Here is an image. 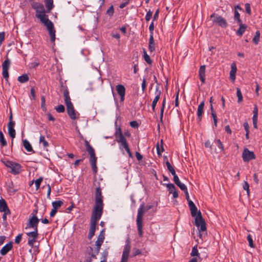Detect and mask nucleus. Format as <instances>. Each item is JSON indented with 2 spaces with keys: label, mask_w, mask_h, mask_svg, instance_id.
<instances>
[{
  "label": "nucleus",
  "mask_w": 262,
  "mask_h": 262,
  "mask_svg": "<svg viewBox=\"0 0 262 262\" xmlns=\"http://www.w3.org/2000/svg\"><path fill=\"white\" fill-rule=\"evenodd\" d=\"M148 49L150 52L154 51L155 50V44L152 43V45H151L149 43Z\"/></svg>",
  "instance_id": "13d9d810"
},
{
  "label": "nucleus",
  "mask_w": 262,
  "mask_h": 262,
  "mask_svg": "<svg viewBox=\"0 0 262 262\" xmlns=\"http://www.w3.org/2000/svg\"><path fill=\"white\" fill-rule=\"evenodd\" d=\"M67 113L71 119L75 120L77 118L76 116V111L75 110L73 104L67 105Z\"/></svg>",
  "instance_id": "f3484780"
},
{
  "label": "nucleus",
  "mask_w": 262,
  "mask_h": 262,
  "mask_svg": "<svg viewBox=\"0 0 262 262\" xmlns=\"http://www.w3.org/2000/svg\"><path fill=\"white\" fill-rule=\"evenodd\" d=\"M190 255L191 256H199L200 253L198 252L196 245H195V246H194L193 247Z\"/></svg>",
  "instance_id": "58836bf2"
},
{
  "label": "nucleus",
  "mask_w": 262,
  "mask_h": 262,
  "mask_svg": "<svg viewBox=\"0 0 262 262\" xmlns=\"http://www.w3.org/2000/svg\"><path fill=\"white\" fill-rule=\"evenodd\" d=\"M133 251H134V252L132 255L133 257H135L137 255H140L141 254V251H140V250H139L138 249L134 248V249H133Z\"/></svg>",
  "instance_id": "8fccbe9b"
},
{
  "label": "nucleus",
  "mask_w": 262,
  "mask_h": 262,
  "mask_svg": "<svg viewBox=\"0 0 262 262\" xmlns=\"http://www.w3.org/2000/svg\"><path fill=\"white\" fill-rule=\"evenodd\" d=\"M39 142L40 143H42V145H43V147H47L49 146L48 142L46 140L45 137L42 135L40 136Z\"/></svg>",
  "instance_id": "e433bc0d"
},
{
  "label": "nucleus",
  "mask_w": 262,
  "mask_h": 262,
  "mask_svg": "<svg viewBox=\"0 0 262 262\" xmlns=\"http://www.w3.org/2000/svg\"><path fill=\"white\" fill-rule=\"evenodd\" d=\"M41 106L42 108L44 110L46 109V106H45L46 99H45V96H42L41 97Z\"/></svg>",
  "instance_id": "864d4df0"
},
{
  "label": "nucleus",
  "mask_w": 262,
  "mask_h": 262,
  "mask_svg": "<svg viewBox=\"0 0 262 262\" xmlns=\"http://www.w3.org/2000/svg\"><path fill=\"white\" fill-rule=\"evenodd\" d=\"M23 145L25 149L29 152L33 151L34 152V151L33 150L32 147L31 145V144L29 143V142L26 139L23 140Z\"/></svg>",
  "instance_id": "cd10ccee"
},
{
  "label": "nucleus",
  "mask_w": 262,
  "mask_h": 262,
  "mask_svg": "<svg viewBox=\"0 0 262 262\" xmlns=\"http://www.w3.org/2000/svg\"><path fill=\"white\" fill-rule=\"evenodd\" d=\"M166 165L167 167V169L169 171V172L172 174L174 175L176 174V171L173 168V167L171 165L170 163L168 162V161H167L166 162Z\"/></svg>",
  "instance_id": "c9c22d12"
},
{
  "label": "nucleus",
  "mask_w": 262,
  "mask_h": 262,
  "mask_svg": "<svg viewBox=\"0 0 262 262\" xmlns=\"http://www.w3.org/2000/svg\"><path fill=\"white\" fill-rule=\"evenodd\" d=\"M31 7L35 10L36 17L46 27L50 36L51 41L54 42L55 40V30L53 23L49 19L48 15L46 14V10L42 4L37 2H33Z\"/></svg>",
  "instance_id": "f03ea898"
},
{
  "label": "nucleus",
  "mask_w": 262,
  "mask_h": 262,
  "mask_svg": "<svg viewBox=\"0 0 262 262\" xmlns=\"http://www.w3.org/2000/svg\"><path fill=\"white\" fill-rule=\"evenodd\" d=\"M10 66V60L7 58L3 63V76L7 80L9 77L8 70Z\"/></svg>",
  "instance_id": "2eb2a0df"
},
{
  "label": "nucleus",
  "mask_w": 262,
  "mask_h": 262,
  "mask_svg": "<svg viewBox=\"0 0 262 262\" xmlns=\"http://www.w3.org/2000/svg\"><path fill=\"white\" fill-rule=\"evenodd\" d=\"M245 9H246V12L248 14H251V8H250V5L249 4L247 3L245 4Z\"/></svg>",
  "instance_id": "5fc2aeb1"
},
{
  "label": "nucleus",
  "mask_w": 262,
  "mask_h": 262,
  "mask_svg": "<svg viewBox=\"0 0 262 262\" xmlns=\"http://www.w3.org/2000/svg\"><path fill=\"white\" fill-rule=\"evenodd\" d=\"M26 234L29 237L28 244L31 248H33L38 237V231L28 232Z\"/></svg>",
  "instance_id": "1a4fd4ad"
},
{
  "label": "nucleus",
  "mask_w": 262,
  "mask_h": 262,
  "mask_svg": "<svg viewBox=\"0 0 262 262\" xmlns=\"http://www.w3.org/2000/svg\"><path fill=\"white\" fill-rule=\"evenodd\" d=\"M42 181V177H40V178H38V179H37L36 180H35V186L36 187L37 189H38L39 188L40 183H41Z\"/></svg>",
  "instance_id": "49530a36"
},
{
  "label": "nucleus",
  "mask_w": 262,
  "mask_h": 262,
  "mask_svg": "<svg viewBox=\"0 0 262 262\" xmlns=\"http://www.w3.org/2000/svg\"><path fill=\"white\" fill-rule=\"evenodd\" d=\"M22 234H19L15 239V243L17 244H19L21 240Z\"/></svg>",
  "instance_id": "3c124183"
},
{
  "label": "nucleus",
  "mask_w": 262,
  "mask_h": 262,
  "mask_svg": "<svg viewBox=\"0 0 262 262\" xmlns=\"http://www.w3.org/2000/svg\"><path fill=\"white\" fill-rule=\"evenodd\" d=\"M143 57L147 63L151 64L152 63V60H151L149 55H147V52L145 49L143 50Z\"/></svg>",
  "instance_id": "f704fd0d"
},
{
  "label": "nucleus",
  "mask_w": 262,
  "mask_h": 262,
  "mask_svg": "<svg viewBox=\"0 0 262 262\" xmlns=\"http://www.w3.org/2000/svg\"><path fill=\"white\" fill-rule=\"evenodd\" d=\"M260 35V32L259 31H257L255 33L254 37H253V38L252 39L253 42L255 45L258 44V43L259 41Z\"/></svg>",
  "instance_id": "72a5a7b5"
},
{
  "label": "nucleus",
  "mask_w": 262,
  "mask_h": 262,
  "mask_svg": "<svg viewBox=\"0 0 262 262\" xmlns=\"http://www.w3.org/2000/svg\"><path fill=\"white\" fill-rule=\"evenodd\" d=\"M180 90L179 89L177 93V95L175 99V106H178L179 105V94Z\"/></svg>",
  "instance_id": "052dcab7"
},
{
  "label": "nucleus",
  "mask_w": 262,
  "mask_h": 262,
  "mask_svg": "<svg viewBox=\"0 0 262 262\" xmlns=\"http://www.w3.org/2000/svg\"><path fill=\"white\" fill-rule=\"evenodd\" d=\"M116 141L118 143H120L125 149L129 148L127 141L124 137L120 128L119 129L118 132H116Z\"/></svg>",
  "instance_id": "9d476101"
},
{
  "label": "nucleus",
  "mask_w": 262,
  "mask_h": 262,
  "mask_svg": "<svg viewBox=\"0 0 262 262\" xmlns=\"http://www.w3.org/2000/svg\"><path fill=\"white\" fill-rule=\"evenodd\" d=\"M161 94V92L159 90L158 88H157L156 92H155V95L156 96L152 101V109L154 111H155V107L156 106L157 102L159 101L160 99V96Z\"/></svg>",
  "instance_id": "4be33fe9"
},
{
  "label": "nucleus",
  "mask_w": 262,
  "mask_h": 262,
  "mask_svg": "<svg viewBox=\"0 0 262 262\" xmlns=\"http://www.w3.org/2000/svg\"><path fill=\"white\" fill-rule=\"evenodd\" d=\"M225 130L226 132L229 134H232V131L230 128V126L229 125H226L225 127Z\"/></svg>",
  "instance_id": "774afa93"
},
{
  "label": "nucleus",
  "mask_w": 262,
  "mask_h": 262,
  "mask_svg": "<svg viewBox=\"0 0 262 262\" xmlns=\"http://www.w3.org/2000/svg\"><path fill=\"white\" fill-rule=\"evenodd\" d=\"M0 144L2 146H5L7 145V141L2 131H0Z\"/></svg>",
  "instance_id": "473e14b6"
},
{
  "label": "nucleus",
  "mask_w": 262,
  "mask_h": 262,
  "mask_svg": "<svg viewBox=\"0 0 262 262\" xmlns=\"http://www.w3.org/2000/svg\"><path fill=\"white\" fill-rule=\"evenodd\" d=\"M211 115L213 119L214 125L215 127H216L217 126V116H216L215 112L211 113Z\"/></svg>",
  "instance_id": "09e8293b"
},
{
  "label": "nucleus",
  "mask_w": 262,
  "mask_h": 262,
  "mask_svg": "<svg viewBox=\"0 0 262 262\" xmlns=\"http://www.w3.org/2000/svg\"><path fill=\"white\" fill-rule=\"evenodd\" d=\"M247 240L248 241L249 246L251 248H254L255 247V245L253 244V239L252 238V236H251V235L250 234H249L247 236Z\"/></svg>",
  "instance_id": "37998d69"
},
{
  "label": "nucleus",
  "mask_w": 262,
  "mask_h": 262,
  "mask_svg": "<svg viewBox=\"0 0 262 262\" xmlns=\"http://www.w3.org/2000/svg\"><path fill=\"white\" fill-rule=\"evenodd\" d=\"M39 222V219L36 216L33 215L29 219L28 223L27 224L26 229L32 228L34 231H38L37 227Z\"/></svg>",
  "instance_id": "f8f14e48"
},
{
  "label": "nucleus",
  "mask_w": 262,
  "mask_h": 262,
  "mask_svg": "<svg viewBox=\"0 0 262 262\" xmlns=\"http://www.w3.org/2000/svg\"><path fill=\"white\" fill-rule=\"evenodd\" d=\"M4 164L10 169V172L14 174H18L21 170V166L19 164L14 163L10 161H3Z\"/></svg>",
  "instance_id": "0eeeda50"
},
{
  "label": "nucleus",
  "mask_w": 262,
  "mask_h": 262,
  "mask_svg": "<svg viewBox=\"0 0 262 262\" xmlns=\"http://www.w3.org/2000/svg\"><path fill=\"white\" fill-rule=\"evenodd\" d=\"M107 255H108V252L107 251H104L103 252V254H102V257H103V260H106V258H107Z\"/></svg>",
  "instance_id": "338daca9"
},
{
  "label": "nucleus",
  "mask_w": 262,
  "mask_h": 262,
  "mask_svg": "<svg viewBox=\"0 0 262 262\" xmlns=\"http://www.w3.org/2000/svg\"><path fill=\"white\" fill-rule=\"evenodd\" d=\"M149 31H150V34H153V30L154 29V23L153 22H152L150 24V25H149Z\"/></svg>",
  "instance_id": "0e129e2a"
},
{
  "label": "nucleus",
  "mask_w": 262,
  "mask_h": 262,
  "mask_svg": "<svg viewBox=\"0 0 262 262\" xmlns=\"http://www.w3.org/2000/svg\"><path fill=\"white\" fill-rule=\"evenodd\" d=\"M237 68L235 62H233L231 65V70L230 71V79L232 82H234L236 78V73Z\"/></svg>",
  "instance_id": "6ab92c4d"
},
{
  "label": "nucleus",
  "mask_w": 262,
  "mask_h": 262,
  "mask_svg": "<svg viewBox=\"0 0 262 262\" xmlns=\"http://www.w3.org/2000/svg\"><path fill=\"white\" fill-rule=\"evenodd\" d=\"M114 12V8L113 6H111L106 11V14L112 16H113Z\"/></svg>",
  "instance_id": "de8ad7c7"
},
{
  "label": "nucleus",
  "mask_w": 262,
  "mask_h": 262,
  "mask_svg": "<svg viewBox=\"0 0 262 262\" xmlns=\"http://www.w3.org/2000/svg\"><path fill=\"white\" fill-rule=\"evenodd\" d=\"M0 212H7V213H11L6 201L3 199L0 201Z\"/></svg>",
  "instance_id": "b1692460"
},
{
  "label": "nucleus",
  "mask_w": 262,
  "mask_h": 262,
  "mask_svg": "<svg viewBox=\"0 0 262 262\" xmlns=\"http://www.w3.org/2000/svg\"><path fill=\"white\" fill-rule=\"evenodd\" d=\"M244 127L246 132H249V126L248 122H246L244 123Z\"/></svg>",
  "instance_id": "69168bd1"
},
{
  "label": "nucleus",
  "mask_w": 262,
  "mask_h": 262,
  "mask_svg": "<svg viewBox=\"0 0 262 262\" xmlns=\"http://www.w3.org/2000/svg\"><path fill=\"white\" fill-rule=\"evenodd\" d=\"M29 80V76L27 74H23L18 77V81L20 83H24Z\"/></svg>",
  "instance_id": "2f4dec72"
},
{
  "label": "nucleus",
  "mask_w": 262,
  "mask_h": 262,
  "mask_svg": "<svg viewBox=\"0 0 262 262\" xmlns=\"http://www.w3.org/2000/svg\"><path fill=\"white\" fill-rule=\"evenodd\" d=\"M152 14V12L150 10H149L146 13V15L145 16V19L146 21H149L150 19Z\"/></svg>",
  "instance_id": "603ef678"
},
{
  "label": "nucleus",
  "mask_w": 262,
  "mask_h": 262,
  "mask_svg": "<svg viewBox=\"0 0 262 262\" xmlns=\"http://www.w3.org/2000/svg\"><path fill=\"white\" fill-rule=\"evenodd\" d=\"M163 140H161V145L159 144V143H157V154L159 156L161 155V153L164 151V148H163Z\"/></svg>",
  "instance_id": "c756f323"
},
{
  "label": "nucleus",
  "mask_w": 262,
  "mask_h": 262,
  "mask_svg": "<svg viewBox=\"0 0 262 262\" xmlns=\"http://www.w3.org/2000/svg\"><path fill=\"white\" fill-rule=\"evenodd\" d=\"M210 18L213 23L217 24L220 27L226 28L228 26L226 19L217 14L213 13L210 15Z\"/></svg>",
  "instance_id": "423d86ee"
},
{
  "label": "nucleus",
  "mask_w": 262,
  "mask_h": 262,
  "mask_svg": "<svg viewBox=\"0 0 262 262\" xmlns=\"http://www.w3.org/2000/svg\"><path fill=\"white\" fill-rule=\"evenodd\" d=\"M234 18L237 20L238 24H241L242 20L240 19V14L236 10H235L234 12Z\"/></svg>",
  "instance_id": "a18cd8bd"
},
{
  "label": "nucleus",
  "mask_w": 262,
  "mask_h": 262,
  "mask_svg": "<svg viewBox=\"0 0 262 262\" xmlns=\"http://www.w3.org/2000/svg\"><path fill=\"white\" fill-rule=\"evenodd\" d=\"M125 242L126 244L124 247L121 260L120 262H127L128 258L129 257V254L131 248L130 242L129 238H128L126 240Z\"/></svg>",
  "instance_id": "6e6552de"
},
{
  "label": "nucleus",
  "mask_w": 262,
  "mask_h": 262,
  "mask_svg": "<svg viewBox=\"0 0 262 262\" xmlns=\"http://www.w3.org/2000/svg\"><path fill=\"white\" fill-rule=\"evenodd\" d=\"M84 143L86 149L90 155V163L93 172L96 173L97 172V167L96 166L97 157L95 155V150L86 140H84Z\"/></svg>",
  "instance_id": "7ed1b4c3"
},
{
  "label": "nucleus",
  "mask_w": 262,
  "mask_h": 262,
  "mask_svg": "<svg viewBox=\"0 0 262 262\" xmlns=\"http://www.w3.org/2000/svg\"><path fill=\"white\" fill-rule=\"evenodd\" d=\"M204 112V108L198 107L197 110V116L199 121H200L202 119V116Z\"/></svg>",
  "instance_id": "ea45409f"
},
{
  "label": "nucleus",
  "mask_w": 262,
  "mask_h": 262,
  "mask_svg": "<svg viewBox=\"0 0 262 262\" xmlns=\"http://www.w3.org/2000/svg\"><path fill=\"white\" fill-rule=\"evenodd\" d=\"M129 123H130V125L132 127H134V128L138 127V125H139L138 122L136 121H132L131 122H130Z\"/></svg>",
  "instance_id": "4d7b16f0"
},
{
  "label": "nucleus",
  "mask_w": 262,
  "mask_h": 262,
  "mask_svg": "<svg viewBox=\"0 0 262 262\" xmlns=\"http://www.w3.org/2000/svg\"><path fill=\"white\" fill-rule=\"evenodd\" d=\"M5 39V33L0 32V46L2 45L3 41Z\"/></svg>",
  "instance_id": "680f3d73"
},
{
  "label": "nucleus",
  "mask_w": 262,
  "mask_h": 262,
  "mask_svg": "<svg viewBox=\"0 0 262 262\" xmlns=\"http://www.w3.org/2000/svg\"><path fill=\"white\" fill-rule=\"evenodd\" d=\"M15 123L9 122L8 124V134L13 139L15 137V130L14 128Z\"/></svg>",
  "instance_id": "412c9836"
},
{
  "label": "nucleus",
  "mask_w": 262,
  "mask_h": 262,
  "mask_svg": "<svg viewBox=\"0 0 262 262\" xmlns=\"http://www.w3.org/2000/svg\"><path fill=\"white\" fill-rule=\"evenodd\" d=\"M257 117L254 118V117H253V126L255 128H257Z\"/></svg>",
  "instance_id": "e2e57ef3"
},
{
  "label": "nucleus",
  "mask_w": 262,
  "mask_h": 262,
  "mask_svg": "<svg viewBox=\"0 0 262 262\" xmlns=\"http://www.w3.org/2000/svg\"><path fill=\"white\" fill-rule=\"evenodd\" d=\"M165 104V98H164L163 103H162V107H161V111H160V121L161 122H162V119H163V113H164Z\"/></svg>",
  "instance_id": "a19ab883"
},
{
  "label": "nucleus",
  "mask_w": 262,
  "mask_h": 262,
  "mask_svg": "<svg viewBox=\"0 0 262 262\" xmlns=\"http://www.w3.org/2000/svg\"><path fill=\"white\" fill-rule=\"evenodd\" d=\"M195 217V225L198 228L199 232H205L206 231V223L203 218L200 211L196 212Z\"/></svg>",
  "instance_id": "39448f33"
},
{
  "label": "nucleus",
  "mask_w": 262,
  "mask_h": 262,
  "mask_svg": "<svg viewBox=\"0 0 262 262\" xmlns=\"http://www.w3.org/2000/svg\"><path fill=\"white\" fill-rule=\"evenodd\" d=\"M63 204V203L62 201L59 200L53 202L52 205L53 208L57 210V209H59Z\"/></svg>",
  "instance_id": "7c9ffc66"
},
{
  "label": "nucleus",
  "mask_w": 262,
  "mask_h": 262,
  "mask_svg": "<svg viewBox=\"0 0 262 262\" xmlns=\"http://www.w3.org/2000/svg\"><path fill=\"white\" fill-rule=\"evenodd\" d=\"M236 95L238 98V102L241 103L243 101V96L241 90L239 88L236 89Z\"/></svg>",
  "instance_id": "4c0bfd02"
},
{
  "label": "nucleus",
  "mask_w": 262,
  "mask_h": 262,
  "mask_svg": "<svg viewBox=\"0 0 262 262\" xmlns=\"http://www.w3.org/2000/svg\"><path fill=\"white\" fill-rule=\"evenodd\" d=\"M116 91L118 95L120 96V101L123 102L124 100L125 94V87L122 84H118L116 86Z\"/></svg>",
  "instance_id": "a211bd4d"
},
{
  "label": "nucleus",
  "mask_w": 262,
  "mask_h": 262,
  "mask_svg": "<svg viewBox=\"0 0 262 262\" xmlns=\"http://www.w3.org/2000/svg\"><path fill=\"white\" fill-rule=\"evenodd\" d=\"M185 194L186 198L188 202V205L190 208V210L191 212V214L192 216H195L196 215L197 212V208L194 203L189 200V196L187 191V189L186 190H183Z\"/></svg>",
  "instance_id": "9b49d317"
},
{
  "label": "nucleus",
  "mask_w": 262,
  "mask_h": 262,
  "mask_svg": "<svg viewBox=\"0 0 262 262\" xmlns=\"http://www.w3.org/2000/svg\"><path fill=\"white\" fill-rule=\"evenodd\" d=\"M12 248L13 243L12 242H9L1 249L0 253L2 255H5Z\"/></svg>",
  "instance_id": "aec40b11"
},
{
  "label": "nucleus",
  "mask_w": 262,
  "mask_h": 262,
  "mask_svg": "<svg viewBox=\"0 0 262 262\" xmlns=\"http://www.w3.org/2000/svg\"><path fill=\"white\" fill-rule=\"evenodd\" d=\"M239 26V28L238 29V30L236 31L237 35L241 36L243 35V33L245 32L246 28H247V25L245 24H242V22L241 24H238Z\"/></svg>",
  "instance_id": "bb28decb"
},
{
  "label": "nucleus",
  "mask_w": 262,
  "mask_h": 262,
  "mask_svg": "<svg viewBox=\"0 0 262 262\" xmlns=\"http://www.w3.org/2000/svg\"><path fill=\"white\" fill-rule=\"evenodd\" d=\"M258 115V108L257 105H255L253 110V116L254 118L257 117Z\"/></svg>",
  "instance_id": "bf43d9fd"
},
{
  "label": "nucleus",
  "mask_w": 262,
  "mask_h": 262,
  "mask_svg": "<svg viewBox=\"0 0 262 262\" xmlns=\"http://www.w3.org/2000/svg\"><path fill=\"white\" fill-rule=\"evenodd\" d=\"M61 91L63 92L64 103L66 105H68L73 104L71 102V99L69 95V92L67 88H65L63 85H61Z\"/></svg>",
  "instance_id": "dca6fc26"
},
{
  "label": "nucleus",
  "mask_w": 262,
  "mask_h": 262,
  "mask_svg": "<svg viewBox=\"0 0 262 262\" xmlns=\"http://www.w3.org/2000/svg\"><path fill=\"white\" fill-rule=\"evenodd\" d=\"M173 176V181L174 182L175 184L181 189V190H186V186L185 185V184L182 183L181 181H180L179 177L176 174H174Z\"/></svg>",
  "instance_id": "a878e982"
},
{
  "label": "nucleus",
  "mask_w": 262,
  "mask_h": 262,
  "mask_svg": "<svg viewBox=\"0 0 262 262\" xmlns=\"http://www.w3.org/2000/svg\"><path fill=\"white\" fill-rule=\"evenodd\" d=\"M45 4L47 8V12H50L51 10L53 7V1L45 0Z\"/></svg>",
  "instance_id": "c85d7f7f"
},
{
  "label": "nucleus",
  "mask_w": 262,
  "mask_h": 262,
  "mask_svg": "<svg viewBox=\"0 0 262 262\" xmlns=\"http://www.w3.org/2000/svg\"><path fill=\"white\" fill-rule=\"evenodd\" d=\"M102 199L101 189L99 187H97L95 193V204L91 218L90 228L88 234V238L90 239H92L95 234L97 222L100 219L102 213L103 206Z\"/></svg>",
  "instance_id": "f257e3e1"
},
{
  "label": "nucleus",
  "mask_w": 262,
  "mask_h": 262,
  "mask_svg": "<svg viewBox=\"0 0 262 262\" xmlns=\"http://www.w3.org/2000/svg\"><path fill=\"white\" fill-rule=\"evenodd\" d=\"M104 230H103L100 232L99 235H98L97 239L96 241V248L95 249V252L96 254H98L99 252L101 246L102 245L104 239Z\"/></svg>",
  "instance_id": "4468645a"
},
{
  "label": "nucleus",
  "mask_w": 262,
  "mask_h": 262,
  "mask_svg": "<svg viewBox=\"0 0 262 262\" xmlns=\"http://www.w3.org/2000/svg\"><path fill=\"white\" fill-rule=\"evenodd\" d=\"M55 110L58 113H63L65 111V108L63 105L60 104L58 106L56 107Z\"/></svg>",
  "instance_id": "c03bdc74"
},
{
  "label": "nucleus",
  "mask_w": 262,
  "mask_h": 262,
  "mask_svg": "<svg viewBox=\"0 0 262 262\" xmlns=\"http://www.w3.org/2000/svg\"><path fill=\"white\" fill-rule=\"evenodd\" d=\"M167 188L168 189L170 193H172L174 198L178 197V193L176 190V188L174 184H168L166 185Z\"/></svg>",
  "instance_id": "5701e85b"
},
{
  "label": "nucleus",
  "mask_w": 262,
  "mask_h": 262,
  "mask_svg": "<svg viewBox=\"0 0 262 262\" xmlns=\"http://www.w3.org/2000/svg\"><path fill=\"white\" fill-rule=\"evenodd\" d=\"M216 142L218 144L219 147L222 150V151H224V146H223V144H222V142L221 141V140L220 139H218L216 140Z\"/></svg>",
  "instance_id": "6e6d98bb"
},
{
  "label": "nucleus",
  "mask_w": 262,
  "mask_h": 262,
  "mask_svg": "<svg viewBox=\"0 0 262 262\" xmlns=\"http://www.w3.org/2000/svg\"><path fill=\"white\" fill-rule=\"evenodd\" d=\"M144 206L143 204L141 205L138 211V214L137 217V225L140 237L143 236L142 227H143V217L144 214Z\"/></svg>",
  "instance_id": "20e7f679"
},
{
  "label": "nucleus",
  "mask_w": 262,
  "mask_h": 262,
  "mask_svg": "<svg viewBox=\"0 0 262 262\" xmlns=\"http://www.w3.org/2000/svg\"><path fill=\"white\" fill-rule=\"evenodd\" d=\"M243 187L244 190H246L247 195L248 196H249L250 195L249 185L247 181H244Z\"/></svg>",
  "instance_id": "79ce46f5"
},
{
  "label": "nucleus",
  "mask_w": 262,
  "mask_h": 262,
  "mask_svg": "<svg viewBox=\"0 0 262 262\" xmlns=\"http://www.w3.org/2000/svg\"><path fill=\"white\" fill-rule=\"evenodd\" d=\"M242 158L245 162H249L250 160L255 159V156L253 151L245 148L242 154Z\"/></svg>",
  "instance_id": "ddd939ff"
},
{
  "label": "nucleus",
  "mask_w": 262,
  "mask_h": 262,
  "mask_svg": "<svg viewBox=\"0 0 262 262\" xmlns=\"http://www.w3.org/2000/svg\"><path fill=\"white\" fill-rule=\"evenodd\" d=\"M205 66H201L199 69V78L201 82L204 83L205 81Z\"/></svg>",
  "instance_id": "393cba45"
}]
</instances>
